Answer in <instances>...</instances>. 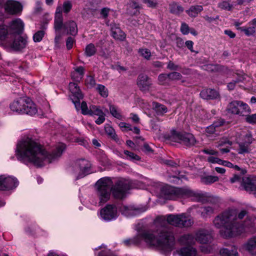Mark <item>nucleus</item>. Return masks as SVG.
<instances>
[{
  "mask_svg": "<svg viewBox=\"0 0 256 256\" xmlns=\"http://www.w3.org/2000/svg\"><path fill=\"white\" fill-rule=\"evenodd\" d=\"M65 148L64 144H59L56 150L49 154L36 140L28 137L18 143L16 155L18 160L24 164L32 163L41 167L57 160Z\"/></svg>",
  "mask_w": 256,
  "mask_h": 256,
  "instance_id": "obj_1",
  "label": "nucleus"
},
{
  "mask_svg": "<svg viewBox=\"0 0 256 256\" xmlns=\"http://www.w3.org/2000/svg\"><path fill=\"white\" fill-rule=\"evenodd\" d=\"M248 214L245 210L238 212L236 209H228L216 216L213 224L216 228H222L220 234L224 238H233L244 233L254 234L256 228L250 218H246L241 224L238 222V220L243 219Z\"/></svg>",
  "mask_w": 256,
  "mask_h": 256,
  "instance_id": "obj_2",
  "label": "nucleus"
},
{
  "mask_svg": "<svg viewBox=\"0 0 256 256\" xmlns=\"http://www.w3.org/2000/svg\"><path fill=\"white\" fill-rule=\"evenodd\" d=\"M96 194L100 200V204H103L110 198L111 192L116 198H122L126 191L130 188V180L120 179L113 185L110 178L104 177L100 178L96 184Z\"/></svg>",
  "mask_w": 256,
  "mask_h": 256,
  "instance_id": "obj_3",
  "label": "nucleus"
},
{
  "mask_svg": "<svg viewBox=\"0 0 256 256\" xmlns=\"http://www.w3.org/2000/svg\"><path fill=\"white\" fill-rule=\"evenodd\" d=\"M194 223L193 220L185 214H182L178 215L169 214L167 216L166 220V218L163 216L156 218L155 224L158 228L156 230V232L159 235L160 240H158L160 243H166V240H165L164 235L168 233H170L174 238L173 232H172L166 226V225L170 224L180 228L189 227ZM175 241V238H174ZM176 242H174L172 249L174 247Z\"/></svg>",
  "mask_w": 256,
  "mask_h": 256,
  "instance_id": "obj_4",
  "label": "nucleus"
},
{
  "mask_svg": "<svg viewBox=\"0 0 256 256\" xmlns=\"http://www.w3.org/2000/svg\"><path fill=\"white\" fill-rule=\"evenodd\" d=\"M164 236L165 240H166V243H160L152 232L144 231L140 232L134 238L125 240L124 242L126 245L128 246L130 244H140L142 241L144 240L149 246L156 248L165 252H170L172 249L174 243V238L170 233L166 234Z\"/></svg>",
  "mask_w": 256,
  "mask_h": 256,
  "instance_id": "obj_5",
  "label": "nucleus"
},
{
  "mask_svg": "<svg viewBox=\"0 0 256 256\" xmlns=\"http://www.w3.org/2000/svg\"><path fill=\"white\" fill-rule=\"evenodd\" d=\"M162 192L164 198L168 200H176L178 198H189L192 200L202 201L205 196L204 194L192 191L188 188H175L166 186L163 188Z\"/></svg>",
  "mask_w": 256,
  "mask_h": 256,
  "instance_id": "obj_6",
  "label": "nucleus"
},
{
  "mask_svg": "<svg viewBox=\"0 0 256 256\" xmlns=\"http://www.w3.org/2000/svg\"><path fill=\"white\" fill-rule=\"evenodd\" d=\"M54 28L56 36L55 42L57 43L61 38L60 30L63 28L68 34L73 36L76 35L78 29L76 22L74 20H70L63 24V17L62 14V7L58 6L56 8L54 22Z\"/></svg>",
  "mask_w": 256,
  "mask_h": 256,
  "instance_id": "obj_7",
  "label": "nucleus"
},
{
  "mask_svg": "<svg viewBox=\"0 0 256 256\" xmlns=\"http://www.w3.org/2000/svg\"><path fill=\"white\" fill-rule=\"evenodd\" d=\"M232 184L238 182L240 188L247 192L256 195V176H242L234 175L230 178Z\"/></svg>",
  "mask_w": 256,
  "mask_h": 256,
  "instance_id": "obj_8",
  "label": "nucleus"
},
{
  "mask_svg": "<svg viewBox=\"0 0 256 256\" xmlns=\"http://www.w3.org/2000/svg\"><path fill=\"white\" fill-rule=\"evenodd\" d=\"M170 139L173 142H179L188 146H192L196 142V140L192 134L182 133L176 130L171 131Z\"/></svg>",
  "mask_w": 256,
  "mask_h": 256,
  "instance_id": "obj_9",
  "label": "nucleus"
},
{
  "mask_svg": "<svg viewBox=\"0 0 256 256\" xmlns=\"http://www.w3.org/2000/svg\"><path fill=\"white\" fill-rule=\"evenodd\" d=\"M90 164L84 159L77 160L72 170L76 177V180L82 178L90 172Z\"/></svg>",
  "mask_w": 256,
  "mask_h": 256,
  "instance_id": "obj_10",
  "label": "nucleus"
},
{
  "mask_svg": "<svg viewBox=\"0 0 256 256\" xmlns=\"http://www.w3.org/2000/svg\"><path fill=\"white\" fill-rule=\"evenodd\" d=\"M101 218L106 221L115 220L118 215L117 208L114 204H107L100 211Z\"/></svg>",
  "mask_w": 256,
  "mask_h": 256,
  "instance_id": "obj_11",
  "label": "nucleus"
},
{
  "mask_svg": "<svg viewBox=\"0 0 256 256\" xmlns=\"http://www.w3.org/2000/svg\"><path fill=\"white\" fill-rule=\"evenodd\" d=\"M18 185V181L15 178L6 175L0 176V190H10Z\"/></svg>",
  "mask_w": 256,
  "mask_h": 256,
  "instance_id": "obj_12",
  "label": "nucleus"
},
{
  "mask_svg": "<svg viewBox=\"0 0 256 256\" xmlns=\"http://www.w3.org/2000/svg\"><path fill=\"white\" fill-rule=\"evenodd\" d=\"M4 8L6 14L11 15H15L21 12L22 10V6L18 2L9 0L5 3Z\"/></svg>",
  "mask_w": 256,
  "mask_h": 256,
  "instance_id": "obj_13",
  "label": "nucleus"
},
{
  "mask_svg": "<svg viewBox=\"0 0 256 256\" xmlns=\"http://www.w3.org/2000/svg\"><path fill=\"white\" fill-rule=\"evenodd\" d=\"M196 242L200 244H208L212 242V240L210 232L207 230L200 228L194 232Z\"/></svg>",
  "mask_w": 256,
  "mask_h": 256,
  "instance_id": "obj_14",
  "label": "nucleus"
},
{
  "mask_svg": "<svg viewBox=\"0 0 256 256\" xmlns=\"http://www.w3.org/2000/svg\"><path fill=\"white\" fill-rule=\"evenodd\" d=\"M136 84L141 91L147 92L150 90L152 83L146 75L140 74L137 78Z\"/></svg>",
  "mask_w": 256,
  "mask_h": 256,
  "instance_id": "obj_15",
  "label": "nucleus"
},
{
  "mask_svg": "<svg viewBox=\"0 0 256 256\" xmlns=\"http://www.w3.org/2000/svg\"><path fill=\"white\" fill-rule=\"evenodd\" d=\"M146 210L145 206L136 208L134 206H123L121 208L122 213L126 216H136Z\"/></svg>",
  "mask_w": 256,
  "mask_h": 256,
  "instance_id": "obj_16",
  "label": "nucleus"
},
{
  "mask_svg": "<svg viewBox=\"0 0 256 256\" xmlns=\"http://www.w3.org/2000/svg\"><path fill=\"white\" fill-rule=\"evenodd\" d=\"M26 98H21L13 102L10 106V110L18 114H24Z\"/></svg>",
  "mask_w": 256,
  "mask_h": 256,
  "instance_id": "obj_17",
  "label": "nucleus"
},
{
  "mask_svg": "<svg viewBox=\"0 0 256 256\" xmlns=\"http://www.w3.org/2000/svg\"><path fill=\"white\" fill-rule=\"evenodd\" d=\"M181 245L190 246L196 244L194 234H186L180 236L178 240Z\"/></svg>",
  "mask_w": 256,
  "mask_h": 256,
  "instance_id": "obj_18",
  "label": "nucleus"
},
{
  "mask_svg": "<svg viewBox=\"0 0 256 256\" xmlns=\"http://www.w3.org/2000/svg\"><path fill=\"white\" fill-rule=\"evenodd\" d=\"M69 89L72 93L71 99L72 100H80L83 98V94L76 83L70 82L69 84Z\"/></svg>",
  "mask_w": 256,
  "mask_h": 256,
  "instance_id": "obj_19",
  "label": "nucleus"
},
{
  "mask_svg": "<svg viewBox=\"0 0 256 256\" xmlns=\"http://www.w3.org/2000/svg\"><path fill=\"white\" fill-rule=\"evenodd\" d=\"M27 40L26 38L18 36L11 44V48L16 50H19L26 46Z\"/></svg>",
  "mask_w": 256,
  "mask_h": 256,
  "instance_id": "obj_20",
  "label": "nucleus"
},
{
  "mask_svg": "<svg viewBox=\"0 0 256 256\" xmlns=\"http://www.w3.org/2000/svg\"><path fill=\"white\" fill-rule=\"evenodd\" d=\"M25 100L26 102L24 104L25 108H24V114L30 116L35 114L38 111L36 104L28 98H26Z\"/></svg>",
  "mask_w": 256,
  "mask_h": 256,
  "instance_id": "obj_21",
  "label": "nucleus"
},
{
  "mask_svg": "<svg viewBox=\"0 0 256 256\" xmlns=\"http://www.w3.org/2000/svg\"><path fill=\"white\" fill-rule=\"evenodd\" d=\"M10 26L14 33L20 34L23 32L24 24L20 19L16 18L10 22Z\"/></svg>",
  "mask_w": 256,
  "mask_h": 256,
  "instance_id": "obj_22",
  "label": "nucleus"
},
{
  "mask_svg": "<svg viewBox=\"0 0 256 256\" xmlns=\"http://www.w3.org/2000/svg\"><path fill=\"white\" fill-rule=\"evenodd\" d=\"M176 252L180 256H198L196 248L192 246L182 248L177 250Z\"/></svg>",
  "mask_w": 256,
  "mask_h": 256,
  "instance_id": "obj_23",
  "label": "nucleus"
},
{
  "mask_svg": "<svg viewBox=\"0 0 256 256\" xmlns=\"http://www.w3.org/2000/svg\"><path fill=\"white\" fill-rule=\"evenodd\" d=\"M112 36L116 40H124L126 38L125 34L116 24L111 26Z\"/></svg>",
  "mask_w": 256,
  "mask_h": 256,
  "instance_id": "obj_24",
  "label": "nucleus"
},
{
  "mask_svg": "<svg viewBox=\"0 0 256 256\" xmlns=\"http://www.w3.org/2000/svg\"><path fill=\"white\" fill-rule=\"evenodd\" d=\"M244 247L251 254L256 256V236L250 238L244 244Z\"/></svg>",
  "mask_w": 256,
  "mask_h": 256,
  "instance_id": "obj_25",
  "label": "nucleus"
},
{
  "mask_svg": "<svg viewBox=\"0 0 256 256\" xmlns=\"http://www.w3.org/2000/svg\"><path fill=\"white\" fill-rule=\"evenodd\" d=\"M242 104V101L240 100H234L230 102L226 108V110L228 113L238 114H240V104Z\"/></svg>",
  "mask_w": 256,
  "mask_h": 256,
  "instance_id": "obj_26",
  "label": "nucleus"
},
{
  "mask_svg": "<svg viewBox=\"0 0 256 256\" xmlns=\"http://www.w3.org/2000/svg\"><path fill=\"white\" fill-rule=\"evenodd\" d=\"M200 96L204 99H215L218 97L219 94L216 90L208 88L202 90Z\"/></svg>",
  "mask_w": 256,
  "mask_h": 256,
  "instance_id": "obj_27",
  "label": "nucleus"
},
{
  "mask_svg": "<svg viewBox=\"0 0 256 256\" xmlns=\"http://www.w3.org/2000/svg\"><path fill=\"white\" fill-rule=\"evenodd\" d=\"M72 102L74 104L77 110H81L82 114L84 115H88L90 112V106L88 108L86 102H82L80 104V100H72Z\"/></svg>",
  "mask_w": 256,
  "mask_h": 256,
  "instance_id": "obj_28",
  "label": "nucleus"
},
{
  "mask_svg": "<svg viewBox=\"0 0 256 256\" xmlns=\"http://www.w3.org/2000/svg\"><path fill=\"white\" fill-rule=\"evenodd\" d=\"M221 256H238V252L236 248L234 246L228 248H222L220 250Z\"/></svg>",
  "mask_w": 256,
  "mask_h": 256,
  "instance_id": "obj_29",
  "label": "nucleus"
},
{
  "mask_svg": "<svg viewBox=\"0 0 256 256\" xmlns=\"http://www.w3.org/2000/svg\"><path fill=\"white\" fill-rule=\"evenodd\" d=\"M84 75V68L82 66L76 67L72 72V78L76 82H79Z\"/></svg>",
  "mask_w": 256,
  "mask_h": 256,
  "instance_id": "obj_30",
  "label": "nucleus"
},
{
  "mask_svg": "<svg viewBox=\"0 0 256 256\" xmlns=\"http://www.w3.org/2000/svg\"><path fill=\"white\" fill-rule=\"evenodd\" d=\"M203 10V8L200 5L192 6L188 10H186V12L192 18H195L198 16Z\"/></svg>",
  "mask_w": 256,
  "mask_h": 256,
  "instance_id": "obj_31",
  "label": "nucleus"
},
{
  "mask_svg": "<svg viewBox=\"0 0 256 256\" xmlns=\"http://www.w3.org/2000/svg\"><path fill=\"white\" fill-rule=\"evenodd\" d=\"M152 108L158 115L162 116L168 112L167 108L164 104L157 102H152Z\"/></svg>",
  "mask_w": 256,
  "mask_h": 256,
  "instance_id": "obj_32",
  "label": "nucleus"
},
{
  "mask_svg": "<svg viewBox=\"0 0 256 256\" xmlns=\"http://www.w3.org/2000/svg\"><path fill=\"white\" fill-rule=\"evenodd\" d=\"M170 11L172 14L178 15L183 12L184 9L182 6L176 2H172L169 4Z\"/></svg>",
  "mask_w": 256,
  "mask_h": 256,
  "instance_id": "obj_33",
  "label": "nucleus"
},
{
  "mask_svg": "<svg viewBox=\"0 0 256 256\" xmlns=\"http://www.w3.org/2000/svg\"><path fill=\"white\" fill-rule=\"evenodd\" d=\"M109 110L110 114L114 118L122 120V116L121 114L120 110L116 106L110 104Z\"/></svg>",
  "mask_w": 256,
  "mask_h": 256,
  "instance_id": "obj_34",
  "label": "nucleus"
},
{
  "mask_svg": "<svg viewBox=\"0 0 256 256\" xmlns=\"http://www.w3.org/2000/svg\"><path fill=\"white\" fill-rule=\"evenodd\" d=\"M8 36V26L0 23V42L6 40Z\"/></svg>",
  "mask_w": 256,
  "mask_h": 256,
  "instance_id": "obj_35",
  "label": "nucleus"
},
{
  "mask_svg": "<svg viewBox=\"0 0 256 256\" xmlns=\"http://www.w3.org/2000/svg\"><path fill=\"white\" fill-rule=\"evenodd\" d=\"M104 130L106 134L112 138L116 141L118 140V138L114 130L110 124H106L105 125Z\"/></svg>",
  "mask_w": 256,
  "mask_h": 256,
  "instance_id": "obj_36",
  "label": "nucleus"
},
{
  "mask_svg": "<svg viewBox=\"0 0 256 256\" xmlns=\"http://www.w3.org/2000/svg\"><path fill=\"white\" fill-rule=\"evenodd\" d=\"M239 111L240 114L238 115L246 117V116L251 112V110L246 104L242 102V104H240Z\"/></svg>",
  "mask_w": 256,
  "mask_h": 256,
  "instance_id": "obj_37",
  "label": "nucleus"
},
{
  "mask_svg": "<svg viewBox=\"0 0 256 256\" xmlns=\"http://www.w3.org/2000/svg\"><path fill=\"white\" fill-rule=\"evenodd\" d=\"M96 90L102 97L106 98L108 96V91L104 86L98 84L96 86Z\"/></svg>",
  "mask_w": 256,
  "mask_h": 256,
  "instance_id": "obj_38",
  "label": "nucleus"
},
{
  "mask_svg": "<svg viewBox=\"0 0 256 256\" xmlns=\"http://www.w3.org/2000/svg\"><path fill=\"white\" fill-rule=\"evenodd\" d=\"M218 180V178L214 176H208L202 179V182L206 184H211Z\"/></svg>",
  "mask_w": 256,
  "mask_h": 256,
  "instance_id": "obj_39",
  "label": "nucleus"
},
{
  "mask_svg": "<svg viewBox=\"0 0 256 256\" xmlns=\"http://www.w3.org/2000/svg\"><path fill=\"white\" fill-rule=\"evenodd\" d=\"M250 151V149L249 144L243 142L239 144L238 154H244L245 153H249Z\"/></svg>",
  "mask_w": 256,
  "mask_h": 256,
  "instance_id": "obj_40",
  "label": "nucleus"
},
{
  "mask_svg": "<svg viewBox=\"0 0 256 256\" xmlns=\"http://www.w3.org/2000/svg\"><path fill=\"white\" fill-rule=\"evenodd\" d=\"M88 115L90 116H99L102 114L104 112L102 110L100 109V107L94 106V105H90V112Z\"/></svg>",
  "mask_w": 256,
  "mask_h": 256,
  "instance_id": "obj_41",
  "label": "nucleus"
},
{
  "mask_svg": "<svg viewBox=\"0 0 256 256\" xmlns=\"http://www.w3.org/2000/svg\"><path fill=\"white\" fill-rule=\"evenodd\" d=\"M58 6L62 7V12H64V13L68 14L72 8V3L70 0H66L63 3L62 6L58 5Z\"/></svg>",
  "mask_w": 256,
  "mask_h": 256,
  "instance_id": "obj_42",
  "label": "nucleus"
},
{
  "mask_svg": "<svg viewBox=\"0 0 256 256\" xmlns=\"http://www.w3.org/2000/svg\"><path fill=\"white\" fill-rule=\"evenodd\" d=\"M96 52V48L92 44H88L85 50V53L88 56H91Z\"/></svg>",
  "mask_w": 256,
  "mask_h": 256,
  "instance_id": "obj_43",
  "label": "nucleus"
},
{
  "mask_svg": "<svg viewBox=\"0 0 256 256\" xmlns=\"http://www.w3.org/2000/svg\"><path fill=\"white\" fill-rule=\"evenodd\" d=\"M216 206H205L202 209V215L203 216H206L208 215L212 214L214 213Z\"/></svg>",
  "mask_w": 256,
  "mask_h": 256,
  "instance_id": "obj_44",
  "label": "nucleus"
},
{
  "mask_svg": "<svg viewBox=\"0 0 256 256\" xmlns=\"http://www.w3.org/2000/svg\"><path fill=\"white\" fill-rule=\"evenodd\" d=\"M138 52L140 55L146 60H150L151 56L150 50L147 48L140 49Z\"/></svg>",
  "mask_w": 256,
  "mask_h": 256,
  "instance_id": "obj_45",
  "label": "nucleus"
},
{
  "mask_svg": "<svg viewBox=\"0 0 256 256\" xmlns=\"http://www.w3.org/2000/svg\"><path fill=\"white\" fill-rule=\"evenodd\" d=\"M44 35V32L42 30L36 32L33 36V40L34 42H40Z\"/></svg>",
  "mask_w": 256,
  "mask_h": 256,
  "instance_id": "obj_46",
  "label": "nucleus"
},
{
  "mask_svg": "<svg viewBox=\"0 0 256 256\" xmlns=\"http://www.w3.org/2000/svg\"><path fill=\"white\" fill-rule=\"evenodd\" d=\"M168 78L171 80H178L182 78V74L178 72H172L168 74Z\"/></svg>",
  "mask_w": 256,
  "mask_h": 256,
  "instance_id": "obj_47",
  "label": "nucleus"
},
{
  "mask_svg": "<svg viewBox=\"0 0 256 256\" xmlns=\"http://www.w3.org/2000/svg\"><path fill=\"white\" fill-rule=\"evenodd\" d=\"M221 124L214 122L212 125L208 126L206 130V132L208 134H214L216 130V128L220 126Z\"/></svg>",
  "mask_w": 256,
  "mask_h": 256,
  "instance_id": "obj_48",
  "label": "nucleus"
},
{
  "mask_svg": "<svg viewBox=\"0 0 256 256\" xmlns=\"http://www.w3.org/2000/svg\"><path fill=\"white\" fill-rule=\"evenodd\" d=\"M124 154L127 156V158L130 160H140V156L132 152L126 150L124 151Z\"/></svg>",
  "mask_w": 256,
  "mask_h": 256,
  "instance_id": "obj_49",
  "label": "nucleus"
},
{
  "mask_svg": "<svg viewBox=\"0 0 256 256\" xmlns=\"http://www.w3.org/2000/svg\"><path fill=\"white\" fill-rule=\"evenodd\" d=\"M218 6L221 9L228 10H231L232 8V6L226 1L219 3Z\"/></svg>",
  "mask_w": 256,
  "mask_h": 256,
  "instance_id": "obj_50",
  "label": "nucleus"
},
{
  "mask_svg": "<svg viewBox=\"0 0 256 256\" xmlns=\"http://www.w3.org/2000/svg\"><path fill=\"white\" fill-rule=\"evenodd\" d=\"M246 120L247 122L251 124L256 123V114H248L246 116Z\"/></svg>",
  "mask_w": 256,
  "mask_h": 256,
  "instance_id": "obj_51",
  "label": "nucleus"
},
{
  "mask_svg": "<svg viewBox=\"0 0 256 256\" xmlns=\"http://www.w3.org/2000/svg\"><path fill=\"white\" fill-rule=\"evenodd\" d=\"M144 3L147 4V6L150 8H156L158 6V2L156 0H142Z\"/></svg>",
  "mask_w": 256,
  "mask_h": 256,
  "instance_id": "obj_52",
  "label": "nucleus"
},
{
  "mask_svg": "<svg viewBox=\"0 0 256 256\" xmlns=\"http://www.w3.org/2000/svg\"><path fill=\"white\" fill-rule=\"evenodd\" d=\"M180 32L184 35L188 34L190 32V28L188 26L185 22H182L180 27Z\"/></svg>",
  "mask_w": 256,
  "mask_h": 256,
  "instance_id": "obj_53",
  "label": "nucleus"
},
{
  "mask_svg": "<svg viewBox=\"0 0 256 256\" xmlns=\"http://www.w3.org/2000/svg\"><path fill=\"white\" fill-rule=\"evenodd\" d=\"M86 84L88 86L92 87L94 86L96 82L92 76H89L86 79Z\"/></svg>",
  "mask_w": 256,
  "mask_h": 256,
  "instance_id": "obj_54",
  "label": "nucleus"
},
{
  "mask_svg": "<svg viewBox=\"0 0 256 256\" xmlns=\"http://www.w3.org/2000/svg\"><path fill=\"white\" fill-rule=\"evenodd\" d=\"M208 162L212 164H220V162H222V160L220 159L217 157H214L213 156H210L208 157L207 159Z\"/></svg>",
  "mask_w": 256,
  "mask_h": 256,
  "instance_id": "obj_55",
  "label": "nucleus"
},
{
  "mask_svg": "<svg viewBox=\"0 0 256 256\" xmlns=\"http://www.w3.org/2000/svg\"><path fill=\"white\" fill-rule=\"evenodd\" d=\"M168 78V74H162L158 77V82L160 84L163 85L166 83V81Z\"/></svg>",
  "mask_w": 256,
  "mask_h": 256,
  "instance_id": "obj_56",
  "label": "nucleus"
},
{
  "mask_svg": "<svg viewBox=\"0 0 256 256\" xmlns=\"http://www.w3.org/2000/svg\"><path fill=\"white\" fill-rule=\"evenodd\" d=\"M244 142H243L247 144L250 145L252 143L253 138H252V134L250 133H248L244 136Z\"/></svg>",
  "mask_w": 256,
  "mask_h": 256,
  "instance_id": "obj_57",
  "label": "nucleus"
},
{
  "mask_svg": "<svg viewBox=\"0 0 256 256\" xmlns=\"http://www.w3.org/2000/svg\"><path fill=\"white\" fill-rule=\"evenodd\" d=\"M74 40L72 37L69 36L66 41V46L68 50H70L72 48Z\"/></svg>",
  "mask_w": 256,
  "mask_h": 256,
  "instance_id": "obj_58",
  "label": "nucleus"
},
{
  "mask_svg": "<svg viewBox=\"0 0 256 256\" xmlns=\"http://www.w3.org/2000/svg\"><path fill=\"white\" fill-rule=\"evenodd\" d=\"M151 126L152 130L156 132H160V126L157 124V122L155 120H151Z\"/></svg>",
  "mask_w": 256,
  "mask_h": 256,
  "instance_id": "obj_59",
  "label": "nucleus"
},
{
  "mask_svg": "<svg viewBox=\"0 0 256 256\" xmlns=\"http://www.w3.org/2000/svg\"><path fill=\"white\" fill-rule=\"evenodd\" d=\"M186 46L192 52H196V54L198 53V52H196L193 49L194 42L192 40H187L186 42Z\"/></svg>",
  "mask_w": 256,
  "mask_h": 256,
  "instance_id": "obj_60",
  "label": "nucleus"
},
{
  "mask_svg": "<svg viewBox=\"0 0 256 256\" xmlns=\"http://www.w3.org/2000/svg\"><path fill=\"white\" fill-rule=\"evenodd\" d=\"M119 126L122 128H125L128 130H132V128L131 126V125L129 124L124 122H120L119 124Z\"/></svg>",
  "mask_w": 256,
  "mask_h": 256,
  "instance_id": "obj_61",
  "label": "nucleus"
},
{
  "mask_svg": "<svg viewBox=\"0 0 256 256\" xmlns=\"http://www.w3.org/2000/svg\"><path fill=\"white\" fill-rule=\"evenodd\" d=\"M202 152L206 154L212 156H218V152L212 149H204L202 150Z\"/></svg>",
  "mask_w": 256,
  "mask_h": 256,
  "instance_id": "obj_62",
  "label": "nucleus"
},
{
  "mask_svg": "<svg viewBox=\"0 0 256 256\" xmlns=\"http://www.w3.org/2000/svg\"><path fill=\"white\" fill-rule=\"evenodd\" d=\"M98 116V118L96 120L95 122L98 124H102L105 120V114L102 113V114H100Z\"/></svg>",
  "mask_w": 256,
  "mask_h": 256,
  "instance_id": "obj_63",
  "label": "nucleus"
},
{
  "mask_svg": "<svg viewBox=\"0 0 256 256\" xmlns=\"http://www.w3.org/2000/svg\"><path fill=\"white\" fill-rule=\"evenodd\" d=\"M167 68L170 70H177L178 68V66L172 61H170L168 64Z\"/></svg>",
  "mask_w": 256,
  "mask_h": 256,
  "instance_id": "obj_64",
  "label": "nucleus"
}]
</instances>
